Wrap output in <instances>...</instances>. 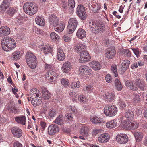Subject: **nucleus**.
I'll use <instances>...</instances> for the list:
<instances>
[{"label":"nucleus","instance_id":"1","mask_svg":"<svg viewBox=\"0 0 147 147\" xmlns=\"http://www.w3.org/2000/svg\"><path fill=\"white\" fill-rule=\"evenodd\" d=\"M1 45L3 49L6 51H10L16 47L14 40L9 37L3 38L1 42Z\"/></svg>","mask_w":147,"mask_h":147},{"label":"nucleus","instance_id":"2","mask_svg":"<svg viewBox=\"0 0 147 147\" xmlns=\"http://www.w3.org/2000/svg\"><path fill=\"white\" fill-rule=\"evenodd\" d=\"M26 59L28 66L30 68L34 69L37 65L36 58L35 55L30 52H28L26 55Z\"/></svg>","mask_w":147,"mask_h":147},{"label":"nucleus","instance_id":"3","mask_svg":"<svg viewBox=\"0 0 147 147\" xmlns=\"http://www.w3.org/2000/svg\"><path fill=\"white\" fill-rule=\"evenodd\" d=\"M23 9L27 14L30 15H34L38 10L36 4L31 2L26 3L23 6Z\"/></svg>","mask_w":147,"mask_h":147},{"label":"nucleus","instance_id":"4","mask_svg":"<svg viewBox=\"0 0 147 147\" xmlns=\"http://www.w3.org/2000/svg\"><path fill=\"white\" fill-rule=\"evenodd\" d=\"M89 29L92 33L95 34L102 32L105 29L104 25L100 23L95 22L93 20L89 22Z\"/></svg>","mask_w":147,"mask_h":147},{"label":"nucleus","instance_id":"5","mask_svg":"<svg viewBox=\"0 0 147 147\" xmlns=\"http://www.w3.org/2000/svg\"><path fill=\"white\" fill-rule=\"evenodd\" d=\"M117 109L113 105H106L104 108L105 114L109 116L115 115L117 112Z\"/></svg>","mask_w":147,"mask_h":147},{"label":"nucleus","instance_id":"6","mask_svg":"<svg viewBox=\"0 0 147 147\" xmlns=\"http://www.w3.org/2000/svg\"><path fill=\"white\" fill-rule=\"evenodd\" d=\"M78 25V21L75 18H71L69 20L67 31L69 34H72L75 30Z\"/></svg>","mask_w":147,"mask_h":147},{"label":"nucleus","instance_id":"7","mask_svg":"<svg viewBox=\"0 0 147 147\" xmlns=\"http://www.w3.org/2000/svg\"><path fill=\"white\" fill-rule=\"evenodd\" d=\"M76 13L80 18L85 20L86 18V14L84 7L82 5L80 4L76 9Z\"/></svg>","mask_w":147,"mask_h":147},{"label":"nucleus","instance_id":"8","mask_svg":"<svg viewBox=\"0 0 147 147\" xmlns=\"http://www.w3.org/2000/svg\"><path fill=\"white\" fill-rule=\"evenodd\" d=\"M80 58L79 59V62L81 63H84L89 61L90 59V57L88 52L83 50L80 53Z\"/></svg>","mask_w":147,"mask_h":147},{"label":"nucleus","instance_id":"9","mask_svg":"<svg viewBox=\"0 0 147 147\" xmlns=\"http://www.w3.org/2000/svg\"><path fill=\"white\" fill-rule=\"evenodd\" d=\"M46 79L53 84L55 83L56 79V74L55 72L53 70H51L47 72L45 75Z\"/></svg>","mask_w":147,"mask_h":147},{"label":"nucleus","instance_id":"10","mask_svg":"<svg viewBox=\"0 0 147 147\" xmlns=\"http://www.w3.org/2000/svg\"><path fill=\"white\" fill-rule=\"evenodd\" d=\"M123 127L129 130H134L137 128L138 126V125L136 123H133L129 121H124L122 123Z\"/></svg>","mask_w":147,"mask_h":147},{"label":"nucleus","instance_id":"11","mask_svg":"<svg viewBox=\"0 0 147 147\" xmlns=\"http://www.w3.org/2000/svg\"><path fill=\"white\" fill-rule=\"evenodd\" d=\"M91 70L86 65L81 66L79 69V73L82 76L89 75L91 74Z\"/></svg>","mask_w":147,"mask_h":147},{"label":"nucleus","instance_id":"12","mask_svg":"<svg viewBox=\"0 0 147 147\" xmlns=\"http://www.w3.org/2000/svg\"><path fill=\"white\" fill-rule=\"evenodd\" d=\"M116 52V51L113 47H109L105 52V56L108 59H112L115 56Z\"/></svg>","mask_w":147,"mask_h":147},{"label":"nucleus","instance_id":"13","mask_svg":"<svg viewBox=\"0 0 147 147\" xmlns=\"http://www.w3.org/2000/svg\"><path fill=\"white\" fill-rule=\"evenodd\" d=\"M117 142L121 144L126 143L128 140L127 135L125 134H120L117 135L116 137Z\"/></svg>","mask_w":147,"mask_h":147},{"label":"nucleus","instance_id":"14","mask_svg":"<svg viewBox=\"0 0 147 147\" xmlns=\"http://www.w3.org/2000/svg\"><path fill=\"white\" fill-rule=\"evenodd\" d=\"M50 26L56 27L59 23V20L56 16L54 15L50 16L49 17Z\"/></svg>","mask_w":147,"mask_h":147},{"label":"nucleus","instance_id":"15","mask_svg":"<svg viewBox=\"0 0 147 147\" xmlns=\"http://www.w3.org/2000/svg\"><path fill=\"white\" fill-rule=\"evenodd\" d=\"M59 128L57 125H51L48 127V134L50 135H54L59 132Z\"/></svg>","mask_w":147,"mask_h":147},{"label":"nucleus","instance_id":"16","mask_svg":"<svg viewBox=\"0 0 147 147\" xmlns=\"http://www.w3.org/2000/svg\"><path fill=\"white\" fill-rule=\"evenodd\" d=\"M41 90L43 99L45 100H48L51 96V93L44 87H42Z\"/></svg>","mask_w":147,"mask_h":147},{"label":"nucleus","instance_id":"17","mask_svg":"<svg viewBox=\"0 0 147 147\" xmlns=\"http://www.w3.org/2000/svg\"><path fill=\"white\" fill-rule=\"evenodd\" d=\"M11 130L14 136L16 138H19L22 135V130L18 127H13L12 129Z\"/></svg>","mask_w":147,"mask_h":147},{"label":"nucleus","instance_id":"18","mask_svg":"<svg viewBox=\"0 0 147 147\" xmlns=\"http://www.w3.org/2000/svg\"><path fill=\"white\" fill-rule=\"evenodd\" d=\"M57 58L58 60L63 61L65 58V55L62 49L60 47L58 48L57 50Z\"/></svg>","mask_w":147,"mask_h":147},{"label":"nucleus","instance_id":"19","mask_svg":"<svg viewBox=\"0 0 147 147\" xmlns=\"http://www.w3.org/2000/svg\"><path fill=\"white\" fill-rule=\"evenodd\" d=\"M10 32V29L6 26L1 27L0 28V36H3L9 35Z\"/></svg>","mask_w":147,"mask_h":147},{"label":"nucleus","instance_id":"20","mask_svg":"<svg viewBox=\"0 0 147 147\" xmlns=\"http://www.w3.org/2000/svg\"><path fill=\"white\" fill-rule=\"evenodd\" d=\"M72 65L71 63L67 61L64 63L61 67L62 71L64 73H68L71 68Z\"/></svg>","mask_w":147,"mask_h":147},{"label":"nucleus","instance_id":"21","mask_svg":"<svg viewBox=\"0 0 147 147\" xmlns=\"http://www.w3.org/2000/svg\"><path fill=\"white\" fill-rule=\"evenodd\" d=\"M41 96L38 97L30 98L32 104L34 106H36L39 105L42 102Z\"/></svg>","mask_w":147,"mask_h":147},{"label":"nucleus","instance_id":"22","mask_svg":"<svg viewBox=\"0 0 147 147\" xmlns=\"http://www.w3.org/2000/svg\"><path fill=\"white\" fill-rule=\"evenodd\" d=\"M98 139L100 143L105 142L109 140V137L107 134L104 133L100 135L98 137Z\"/></svg>","mask_w":147,"mask_h":147},{"label":"nucleus","instance_id":"23","mask_svg":"<svg viewBox=\"0 0 147 147\" xmlns=\"http://www.w3.org/2000/svg\"><path fill=\"white\" fill-rule=\"evenodd\" d=\"M77 37L80 39H82L86 37V33L85 30L82 28H79L78 29L76 33Z\"/></svg>","mask_w":147,"mask_h":147},{"label":"nucleus","instance_id":"24","mask_svg":"<svg viewBox=\"0 0 147 147\" xmlns=\"http://www.w3.org/2000/svg\"><path fill=\"white\" fill-rule=\"evenodd\" d=\"M90 65L92 69L96 71L100 70L101 67L100 63L98 62L92 61L90 63Z\"/></svg>","mask_w":147,"mask_h":147},{"label":"nucleus","instance_id":"25","mask_svg":"<svg viewBox=\"0 0 147 147\" xmlns=\"http://www.w3.org/2000/svg\"><path fill=\"white\" fill-rule=\"evenodd\" d=\"M135 82L136 85L140 89L143 90L144 89L145 85L144 81L140 79H138L135 80Z\"/></svg>","mask_w":147,"mask_h":147},{"label":"nucleus","instance_id":"26","mask_svg":"<svg viewBox=\"0 0 147 147\" xmlns=\"http://www.w3.org/2000/svg\"><path fill=\"white\" fill-rule=\"evenodd\" d=\"M136 141L137 142L141 141L143 138V134L140 132L136 131L134 133Z\"/></svg>","mask_w":147,"mask_h":147},{"label":"nucleus","instance_id":"27","mask_svg":"<svg viewBox=\"0 0 147 147\" xmlns=\"http://www.w3.org/2000/svg\"><path fill=\"white\" fill-rule=\"evenodd\" d=\"M126 86L128 88L133 91H136L138 90L136 86L133 84V82L130 80L127 81L125 82Z\"/></svg>","mask_w":147,"mask_h":147},{"label":"nucleus","instance_id":"28","mask_svg":"<svg viewBox=\"0 0 147 147\" xmlns=\"http://www.w3.org/2000/svg\"><path fill=\"white\" fill-rule=\"evenodd\" d=\"M35 22L38 25L43 26L45 24V21L42 17L39 16H37L35 18Z\"/></svg>","mask_w":147,"mask_h":147},{"label":"nucleus","instance_id":"29","mask_svg":"<svg viewBox=\"0 0 147 147\" xmlns=\"http://www.w3.org/2000/svg\"><path fill=\"white\" fill-rule=\"evenodd\" d=\"M90 121L94 124H101L105 122L103 119H100L96 116H94L92 118L90 119Z\"/></svg>","mask_w":147,"mask_h":147},{"label":"nucleus","instance_id":"30","mask_svg":"<svg viewBox=\"0 0 147 147\" xmlns=\"http://www.w3.org/2000/svg\"><path fill=\"white\" fill-rule=\"evenodd\" d=\"M105 100L108 102H110L113 101L115 98L114 94L111 92H108L106 95Z\"/></svg>","mask_w":147,"mask_h":147},{"label":"nucleus","instance_id":"31","mask_svg":"<svg viewBox=\"0 0 147 147\" xmlns=\"http://www.w3.org/2000/svg\"><path fill=\"white\" fill-rule=\"evenodd\" d=\"M125 116L129 121L132 120L134 117L133 112L131 110H127L125 112Z\"/></svg>","mask_w":147,"mask_h":147},{"label":"nucleus","instance_id":"32","mask_svg":"<svg viewBox=\"0 0 147 147\" xmlns=\"http://www.w3.org/2000/svg\"><path fill=\"white\" fill-rule=\"evenodd\" d=\"M15 121L18 123H21L23 125L25 124L26 117L24 116L20 117H17L15 118Z\"/></svg>","mask_w":147,"mask_h":147},{"label":"nucleus","instance_id":"33","mask_svg":"<svg viewBox=\"0 0 147 147\" xmlns=\"http://www.w3.org/2000/svg\"><path fill=\"white\" fill-rule=\"evenodd\" d=\"M88 128L85 126L82 127L80 130V133L82 136L87 137L88 135Z\"/></svg>","mask_w":147,"mask_h":147},{"label":"nucleus","instance_id":"34","mask_svg":"<svg viewBox=\"0 0 147 147\" xmlns=\"http://www.w3.org/2000/svg\"><path fill=\"white\" fill-rule=\"evenodd\" d=\"M133 100L135 103H139L140 101V96L139 94L134 93L133 94Z\"/></svg>","mask_w":147,"mask_h":147},{"label":"nucleus","instance_id":"35","mask_svg":"<svg viewBox=\"0 0 147 147\" xmlns=\"http://www.w3.org/2000/svg\"><path fill=\"white\" fill-rule=\"evenodd\" d=\"M115 86L117 90L118 91L121 90L123 88V86L119 80L116 79L115 81Z\"/></svg>","mask_w":147,"mask_h":147},{"label":"nucleus","instance_id":"36","mask_svg":"<svg viewBox=\"0 0 147 147\" xmlns=\"http://www.w3.org/2000/svg\"><path fill=\"white\" fill-rule=\"evenodd\" d=\"M36 89H34L30 90V98L35 97H38L39 96H41L40 94H39L37 93V92Z\"/></svg>","mask_w":147,"mask_h":147},{"label":"nucleus","instance_id":"37","mask_svg":"<svg viewBox=\"0 0 147 147\" xmlns=\"http://www.w3.org/2000/svg\"><path fill=\"white\" fill-rule=\"evenodd\" d=\"M41 49L43 51L45 54L51 53L52 51V48L48 45H46L45 47H42Z\"/></svg>","mask_w":147,"mask_h":147},{"label":"nucleus","instance_id":"38","mask_svg":"<svg viewBox=\"0 0 147 147\" xmlns=\"http://www.w3.org/2000/svg\"><path fill=\"white\" fill-rule=\"evenodd\" d=\"M117 125V123L115 120H113L107 123L106 126L108 128H112L115 127Z\"/></svg>","mask_w":147,"mask_h":147},{"label":"nucleus","instance_id":"39","mask_svg":"<svg viewBox=\"0 0 147 147\" xmlns=\"http://www.w3.org/2000/svg\"><path fill=\"white\" fill-rule=\"evenodd\" d=\"M54 122L59 125H62L64 124V121L61 115H59L54 121Z\"/></svg>","mask_w":147,"mask_h":147},{"label":"nucleus","instance_id":"40","mask_svg":"<svg viewBox=\"0 0 147 147\" xmlns=\"http://www.w3.org/2000/svg\"><path fill=\"white\" fill-rule=\"evenodd\" d=\"M21 54L19 51H16L12 54V58L15 60L19 59L21 57Z\"/></svg>","mask_w":147,"mask_h":147},{"label":"nucleus","instance_id":"41","mask_svg":"<svg viewBox=\"0 0 147 147\" xmlns=\"http://www.w3.org/2000/svg\"><path fill=\"white\" fill-rule=\"evenodd\" d=\"M11 0H4L2 4V7L3 9H6L10 5Z\"/></svg>","mask_w":147,"mask_h":147},{"label":"nucleus","instance_id":"42","mask_svg":"<svg viewBox=\"0 0 147 147\" xmlns=\"http://www.w3.org/2000/svg\"><path fill=\"white\" fill-rule=\"evenodd\" d=\"M65 28V24L64 23H60L58 26L55 28V30L59 32H61L64 30Z\"/></svg>","mask_w":147,"mask_h":147},{"label":"nucleus","instance_id":"43","mask_svg":"<svg viewBox=\"0 0 147 147\" xmlns=\"http://www.w3.org/2000/svg\"><path fill=\"white\" fill-rule=\"evenodd\" d=\"M111 71L112 73L113 74L115 77L118 76V73L117 71V66L115 65H113L111 67Z\"/></svg>","mask_w":147,"mask_h":147},{"label":"nucleus","instance_id":"44","mask_svg":"<svg viewBox=\"0 0 147 147\" xmlns=\"http://www.w3.org/2000/svg\"><path fill=\"white\" fill-rule=\"evenodd\" d=\"M66 121L67 123H70L73 120V117L72 115L67 113L65 115Z\"/></svg>","mask_w":147,"mask_h":147},{"label":"nucleus","instance_id":"45","mask_svg":"<svg viewBox=\"0 0 147 147\" xmlns=\"http://www.w3.org/2000/svg\"><path fill=\"white\" fill-rule=\"evenodd\" d=\"M50 36L51 39L54 40H57L59 38V36L55 32L51 33Z\"/></svg>","mask_w":147,"mask_h":147},{"label":"nucleus","instance_id":"46","mask_svg":"<svg viewBox=\"0 0 147 147\" xmlns=\"http://www.w3.org/2000/svg\"><path fill=\"white\" fill-rule=\"evenodd\" d=\"M69 6V9H73L75 6V2L74 0H68Z\"/></svg>","mask_w":147,"mask_h":147},{"label":"nucleus","instance_id":"47","mask_svg":"<svg viewBox=\"0 0 147 147\" xmlns=\"http://www.w3.org/2000/svg\"><path fill=\"white\" fill-rule=\"evenodd\" d=\"M61 84L64 87H66L69 85V82L67 79L62 78L61 80Z\"/></svg>","mask_w":147,"mask_h":147},{"label":"nucleus","instance_id":"48","mask_svg":"<svg viewBox=\"0 0 147 147\" xmlns=\"http://www.w3.org/2000/svg\"><path fill=\"white\" fill-rule=\"evenodd\" d=\"M128 68V67L120 65H119V70L121 74H123Z\"/></svg>","mask_w":147,"mask_h":147},{"label":"nucleus","instance_id":"49","mask_svg":"<svg viewBox=\"0 0 147 147\" xmlns=\"http://www.w3.org/2000/svg\"><path fill=\"white\" fill-rule=\"evenodd\" d=\"M57 112L54 109H50L49 112V115L51 117H54L57 114Z\"/></svg>","mask_w":147,"mask_h":147},{"label":"nucleus","instance_id":"50","mask_svg":"<svg viewBox=\"0 0 147 147\" xmlns=\"http://www.w3.org/2000/svg\"><path fill=\"white\" fill-rule=\"evenodd\" d=\"M80 84L79 82H73L71 85V88L73 89L79 88L80 86Z\"/></svg>","mask_w":147,"mask_h":147},{"label":"nucleus","instance_id":"51","mask_svg":"<svg viewBox=\"0 0 147 147\" xmlns=\"http://www.w3.org/2000/svg\"><path fill=\"white\" fill-rule=\"evenodd\" d=\"M78 100L81 102L84 103L86 102V97L83 95L80 96L78 97Z\"/></svg>","mask_w":147,"mask_h":147},{"label":"nucleus","instance_id":"52","mask_svg":"<svg viewBox=\"0 0 147 147\" xmlns=\"http://www.w3.org/2000/svg\"><path fill=\"white\" fill-rule=\"evenodd\" d=\"M130 64V62L128 60H124L121 65L125 66L127 67H129V65Z\"/></svg>","mask_w":147,"mask_h":147},{"label":"nucleus","instance_id":"53","mask_svg":"<svg viewBox=\"0 0 147 147\" xmlns=\"http://www.w3.org/2000/svg\"><path fill=\"white\" fill-rule=\"evenodd\" d=\"M11 113L16 114L18 112L17 110L14 106H11L8 110Z\"/></svg>","mask_w":147,"mask_h":147},{"label":"nucleus","instance_id":"54","mask_svg":"<svg viewBox=\"0 0 147 147\" xmlns=\"http://www.w3.org/2000/svg\"><path fill=\"white\" fill-rule=\"evenodd\" d=\"M123 52L127 56L129 57L131 56V52L128 49H123Z\"/></svg>","mask_w":147,"mask_h":147},{"label":"nucleus","instance_id":"55","mask_svg":"<svg viewBox=\"0 0 147 147\" xmlns=\"http://www.w3.org/2000/svg\"><path fill=\"white\" fill-rule=\"evenodd\" d=\"M105 80L106 82L108 83H111L112 82V78L110 74H108L106 75Z\"/></svg>","mask_w":147,"mask_h":147},{"label":"nucleus","instance_id":"56","mask_svg":"<svg viewBox=\"0 0 147 147\" xmlns=\"http://www.w3.org/2000/svg\"><path fill=\"white\" fill-rule=\"evenodd\" d=\"M16 11V10L14 8H11L9 9L8 13L11 16H12L15 13Z\"/></svg>","mask_w":147,"mask_h":147},{"label":"nucleus","instance_id":"57","mask_svg":"<svg viewBox=\"0 0 147 147\" xmlns=\"http://www.w3.org/2000/svg\"><path fill=\"white\" fill-rule=\"evenodd\" d=\"M132 50H133L134 53L135 54V55L137 56H138L139 54V50L138 49H135L133 48L132 49Z\"/></svg>","mask_w":147,"mask_h":147},{"label":"nucleus","instance_id":"58","mask_svg":"<svg viewBox=\"0 0 147 147\" xmlns=\"http://www.w3.org/2000/svg\"><path fill=\"white\" fill-rule=\"evenodd\" d=\"M14 147H22V145L18 141H16L13 144Z\"/></svg>","mask_w":147,"mask_h":147},{"label":"nucleus","instance_id":"59","mask_svg":"<svg viewBox=\"0 0 147 147\" xmlns=\"http://www.w3.org/2000/svg\"><path fill=\"white\" fill-rule=\"evenodd\" d=\"M61 4L62 5L63 7L65 9H66L67 8V2L64 1H63Z\"/></svg>","mask_w":147,"mask_h":147},{"label":"nucleus","instance_id":"60","mask_svg":"<svg viewBox=\"0 0 147 147\" xmlns=\"http://www.w3.org/2000/svg\"><path fill=\"white\" fill-rule=\"evenodd\" d=\"M80 49H79V52L80 53V52H81L82 51H83V50H85V49L86 48L85 46L83 44H80Z\"/></svg>","mask_w":147,"mask_h":147},{"label":"nucleus","instance_id":"61","mask_svg":"<svg viewBox=\"0 0 147 147\" xmlns=\"http://www.w3.org/2000/svg\"><path fill=\"white\" fill-rule=\"evenodd\" d=\"M63 39L65 42H67L70 40V38L67 36H63Z\"/></svg>","mask_w":147,"mask_h":147},{"label":"nucleus","instance_id":"62","mask_svg":"<svg viewBox=\"0 0 147 147\" xmlns=\"http://www.w3.org/2000/svg\"><path fill=\"white\" fill-rule=\"evenodd\" d=\"M85 89L88 92H90L92 89V87L90 86H85Z\"/></svg>","mask_w":147,"mask_h":147},{"label":"nucleus","instance_id":"63","mask_svg":"<svg viewBox=\"0 0 147 147\" xmlns=\"http://www.w3.org/2000/svg\"><path fill=\"white\" fill-rule=\"evenodd\" d=\"M80 44L76 45L74 46V49L76 52H79V49H80Z\"/></svg>","mask_w":147,"mask_h":147},{"label":"nucleus","instance_id":"64","mask_svg":"<svg viewBox=\"0 0 147 147\" xmlns=\"http://www.w3.org/2000/svg\"><path fill=\"white\" fill-rule=\"evenodd\" d=\"M119 105L123 108L124 107L126 106V105L124 102L121 100L119 101Z\"/></svg>","mask_w":147,"mask_h":147}]
</instances>
